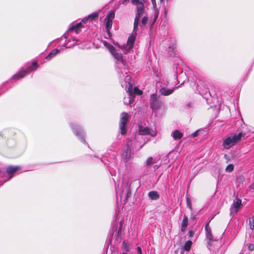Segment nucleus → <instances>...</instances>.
<instances>
[{
  "label": "nucleus",
  "instance_id": "0eeeda50",
  "mask_svg": "<svg viewBox=\"0 0 254 254\" xmlns=\"http://www.w3.org/2000/svg\"><path fill=\"white\" fill-rule=\"evenodd\" d=\"M38 67V64L36 62H33L31 65L29 66L26 69H22L20 71L14 74L12 76L14 79L18 80L24 77L29 72L34 71Z\"/></svg>",
  "mask_w": 254,
  "mask_h": 254
},
{
  "label": "nucleus",
  "instance_id": "a878e982",
  "mask_svg": "<svg viewBox=\"0 0 254 254\" xmlns=\"http://www.w3.org/2000/svg\"><path fill=\"white\" fill-rule=\"evenodd\" d=\"M122 248L124 250L123 252H126L127 253L129 251V248L128 247V244L125 242H123L122 243Z\"/></svg>",
  "mask_w": 254,
  "mask_h": 254
},
{
  "label": "nucleus",
  "instance_id": "e433bc0d",
  "mask_svg": "<svg viewBox=\"0 0 254 254\" xmlns=\"http://www.w3.org/2000/svg\"><path fill=\"white\" fill-rule=\"evenodd\" d=\"M192 232L191 231L190 232V236H192Z\"/></svg>",
  "mask_w": 254,
  "mask_h": 254
},
{
  "label": "nucleus",
  "instance_id": "c756f323",
  "mask_svg": "<svg viewBox=\"0 0 254 254\" xmlns=\"http://www.w3.org/2000/svg\"><path fill=\"white\" fill-rule=\"evenodd\" d=\"M153 159L152 157H149L146 161V165H150L151 164H152L153 163Z\"/></svg>",
  "mask_w": 254,
  "mask_h": 254
},
{
  "label": "nucleus",
  "instance_id": "cd10ccee",
  "mask_svg": "<svg viewBox=\"0 0 254 254\" xmlns=\"http://www.w3.org/2000/svg\"><path fill=\"white\" fill-rule=\"evenodd\" d=\"M234 170V166L233 164H229L226 168L225 171L227 172H231Z\"/></svg>",
  "mask_w": 254,
  "mask_h": 254
},
{
  "label": "nucleus",
  "instance_id": "f704fd0d",
  "mask_svg": "<svg viewBox=\"0 0 254 254\" xmlns=\"http://www.w3.org/2000/svg\"><path fill=\"white\" fill-rule=\"evenodd\" d=\"M151 0V2L152 3V4L154 6H156V1H155V0Z\"/></svg>",
  "mask_w": 254,
  "mask_h": 254
},
{
  "label": "nucleus",
  "instance_id": "72a5a7b5",
  "mask_svg": "<svg viewBox=\"0 0 254 254\" xmlns=\"http://www.w3.org/2000/svg\"><path fill=\"white\" fill-rule=\"evenodd\" d=\"M137 251L138 254H142V251H141V249L140 247H138L137 248Z\"/></svg>",
  "mask_w": 254,
  "mask_h": 254
},
{
  "label": "nucleus",
  "instance_id": "f257e3e1",
  "mask_svg": "<svg viewBox=\"0 0 254 254\" xmlns=\"http://www.w3.org/2000/svg\"><path fill=\"white\" fill-rule=\"evenodd\" d=\"M105 45L108 47L112 56L117 60L116 62V64L117 68H118V72L119 74V78L120 79H123V78H124V72H125L126 75H128V69H127V66L126 65L123 60V56L121 54L118 53L113 46L109 44H108L107 45L106 42Z\"/></svg>",
  "mask_w": 254,
  "mask_h": 254
},
{
  "label": "nucleus",
  "instance_id": "f3484780",
  "mask_svg": "<svg viewBox=\"0 0 254 254\" xmlns=\"http://www.w3.org/2000/svg\"><path fill=\"white\" fill-rule=\"evenodd\" d=\"M59 52H60V50L57 49L53 50L46 57V59L48 61H50L53 58L55 57Z\"/></svg>",
  "mask_w": 254,
  "mask_h": 254
},
{
  "label": "nucleus",
  "instance_id": "6ab92c4d",
  "mask_svg": "<svg viewBox=\"0 0 254 254\" xmlns=\"http://www.w3.org/2000/svg\"><path fill=\"white\" fill-rule=\"evenodd\" d=\"M98 17V13L94 12L90 14L88 17H84L82 20V22H85L87 20H92L93 19L97 18Z\"/></svg>",
  "mask_w": 254,
  "mask_h": 254
},
{
  "label": "nucleus",
  "instance_id": "aec40b11",
  "mask_svg": "<svg viewBox=\"0 0 254 254\" xmlns=\"http://www.w3.org/2000/svg\"><path fill=\"white\" fill-rule=\"evenodd\" d=\"M188 225V219L186 215H184L182 223L181 230L185 231Z\"/></svg>",
  "mask_w": 254,
  "mask_h": 254
},
{
  "label": "nucleus",
  "instance_id": "c9c22d12",
  "mask_svg": "<svg viewBox=\"0 0 254 254\" xmlns=\"http://www.w3.org/2000/svg\"><path fill=\"white\" fill-rule=\"evenodd\" d=\"M196 134H197V132H196H196H194V133H193V136H195L196 135Z\"/></svg>",
  "mask_w": 254,
  "mask_h": 254
},
{
  "label": "nucleus",
  "instance_id": "f03ea898",
  "mask_svg": "<svg viewBox=\"0 0 254 254\" xmlns=\"http://www.w3.org/2000/svg\"><path fill=\"white\" fill-rule=\"evenodd\" d=\"M82 27V22H80L75 24L71 25L67 31L64 35L66 47L69 48L74 46L77 42L78 40L74 36V34H78Z\"/></svg>",
  "mask_w": 254,
  "mask_h": 254
},
{
  "label": "nucleus",
  "instance_id": "2f4dec72",
  "mask_svg": "<svg viewBox=\"0 0 254 254\" xmlns=\"http://www.w3.org/2000/svg\"><path fill=\"white\" fill-rule=\"evenodd\" d=\"M147 20H148V18L146 17V16H143V17L142 18V20H141V24L142 25H145L147 23Z\"/></svg>",
  "mask_w": 254,
  "mask_h": 254
},
{
  "label": "nucleus",
  "instance_id": "423d86ee",
  "mask_svg": "<svg viewBox=\"0 0 254 254\" xmlns=\"http://www.w3.org/2000/svg\"><path fill=\"white\" fill-rule=\"evenodd\" d=\"M70 126L73 133L80 141L85 143V132L82 127L76 123H72Z\"/></svg>",
  "mask_w": 254,
  "mask_h": 254
},
{
  "label": "nucleus",
  "instance_id": "4468645a",
  "mask_svg": "<svg viewBox=\"0 0 254 254\" xmlns=\"http://www.w3.org/2000/svg\"><path fill=\"white\" fill-rule=\"evenodd\" d=\"M115 17V13L113 12H110L108 13L107 17L105 18L106 21V28L110 36L109 30L111 29L112 26V21Z\"/></svg>",
  "mask_w": 254,
  "mask_h": 254
},
{
  "label": "nucleus",
  "instance_id": "5701e85b",
  "mask_svg": "<svg viewBox=\"0 0 254 254\" xmlns=\"http://www.w3.org/2000/svg\"><path fill=\"white\" fill-rule=\"evenodd\" d=\"M175 49H176V47L174 46H169V48H168V49L167 50V52H168V54L170 56H175Z\"/></svg>",
  "mask_w": 254,
  "mask_h": 254
},
{
  "label": "nucleus",
  "instance_id": "c85d7f7f",
  "mask_svg": "<svg viewBox=\"0 0 254 254\" xmlns=\"http://www.w3.org/2000/svg\"><path fill=\"white\" fill-rule=\"evenodd\" d=\"M187 204L188 207L191 211L192 210V207L191 200L188 197L187 198Z\"/></svg>",
  "mask_w": 254,
  "mask_h": 254
},
{
  "label": "nucleus",
  "instance_id": "412c9836",
  "mask_svg": "<svg viewBox=\"0 0 254 254\" xmlns=\"http://www.w3.org/2000/svg\"><path fill=\"white\" fill-rule=\"evenodd\" d=\"M148 196L152 200H157L159 198V194L156 191H151L149 192Z\"/></svg>",
  "mask_w": 254,
  "mask_h": 254
},
{
  "label": "nucleus",
  "instance_id": "7c9ffc66",
  "mask_svg": "<svg viewBox=\"0 0 254 254\" xmlns=\"http://www.w3.org/2000/svg\"><path fill=\"white\" fill-rule=\"evenodd\" d=\"M134 93L137 95H141L142 94V91L138 89L137 87H134Z\"/></svg>",
  "mask_w": 254,
  "mask_h": 254
},
{
  "label": "nucleus",
  "instance_id": "58836bf2",
  "mask_svg": "<svg viewBox=\"0 0 254 254\" xmlns=\"http://www.w3.org/2000/svg\"><path fill=\"white\" fill-rule=\"evenodd\" d=\"M177 75H178L177 73L175 72V76L176 77H177Z\"/></svg>",
  "mask_w": 254,
  "mask_h": 254
},
{
  "label": "nucleus",
  "instance_id": "ddd939ff",
  "mask_svg": "<svg viewBox=\"0 0 254 254\" xmlns=\"http://www.w3.org/2000/svg\"><path fill=\"white\" fill-rule=\"evenodd\" d=\"M150 107L153 109H157L160 108L162 105L160 101L158 100L157 95L156 94H152L150 99Z\"/></svg>",
  "mask_w": 254,
  "mask_h": 254
},
{
  "label": "nucleus",
  "instance_id": "39448f33",
  "mask_svg": "<svg viewBox=\"0 0 254 254\" xmlns=\"http://www.w3.org/2000/svg\"><path fill=\"white\" fill-rule=\"evenodd\" d=\"M169 85V81L167 79H163L161 82L157 83V87L159 89L161 94L164 96H168L174 92L175 88H178V87H175L173 88H168L167 87Z\"/></svg>",
  "mask_w": 254,
  "mask_h": 254
},
{
  "label": "nucleus",
  "instance_id": "a211bd4d",
  "mask_svg": "<svg viewBox=\"0 0 254 254\" xmlns=\"http://www.w3.org/2000/svg\"><path fill=\"white\" fill-rule=\"evenodd\" d=\"M183 136V133L178 130H175L172 133V136L175 140L181 139Z\"/></svg>",
  "mask_w": 254,
  "mask_h": 254
},
{
  "label": "nucleus",
  "instance_id": "4c0bfd02",
  "mask_svg": "<svg viewBox=\"0 0 254 254\" xmlns=\"http://www.w3.org/2000/svg\"><path fill=\"white\" fill-rule=\"evenodd\" d=\"M187 106L190 107L191 106L190 104H187Z\"/></svg>",
  "mask_w": 254,
  "mask_h": 254
},
{
  "label": "nucleus",
  "instance_id": "1a4fd4ad",
  "mask_svg": "<svg viewBox=\"0 0 254 254\" xmlns=\"http://www.w3.org/2000/svg\"><path fill=\"white\" fill-rule=\"evenodd\" d=\"M137 30V29L135 31H133L132 34L128 37L127 41V44L126 45H122L121 47V49L125 53L128 52L132 48L136 35Z\"/></svg>",
  "mask_w": 254,
  "mask_h": 254
},
{
  "label": "nucleus",
  "instance_id": "473e14b6",
  "mask_svg": "<svg viewBox=\"0 0 254 254\" xmlns=\"http://www.w3.org/2000/svg\"><path fill=\"white\" fill-rule=\"evenodd\" d=\"M248 246V249L251 251H254V244H249L247 245Z\"/></svg>",
  "mask_w": 254,
  "mask_h": 254
},
{
  "label": "nucleus",
  "instance_id": "b1692460",
  "mask_svg": "<svg viewBox=\"0 0 254 254\" xmlns=\"http://www.w3.org/2000/svg\"><path fill=\"white\" fill-rule=\"evenodd\" d=\"M131 3L136 6L144 5L145 0H131Z\"/></svg>",
  "mask_w": 254,
  "mask_h": 254
},
{
  "label": "nucleus",
  "instance_id": "f8f14e48",
  "mask_svg": "<svg viewBox=\"0 0 254 254\" xmlns=\"http://www.w3.org/2000/svg\"><path fill=\"white\" fill-rule=\"evenodd\" d=\"M131 143L130 142H127L125 146V149L122 153V157L126 162L129 161L131 156Z\"/></svg>",
  "mask_w": 254,
  "mask_h": 254
},
{
  "label": "nucleus",
  "instance_id": "2eb2a0df",
  "mask_svg": "<svg viewBox=\"0 0 254 254\" xmlns=\"http://www.w3.org/2000/svg\"><path fill=\"white\" fill-rule=\"evenodd\" d=\"M205 230L206 231L205 234H206V239L207 240V243L208 245L211 246V243L213 242H214V241H215V240L214 239L213 236L212 235L211 230L210 228L209 227L208 224H207L205 225Z\"/></svg>",
  "mask_w": 254,
  "mask_h": 254
},
{
  "label": "nucleus",
  "instance_id": "9b49d317",
  "mask_svg": "<svg viewBox=\"0 0 254 254\" xmlns=\"http://www.w3.org/2000/svg\"><path fill=\"white\" fill-rule=\"evenodd\" d=\"M242 206L241 199L238 198L236 201H234L230 207V215L233 216L241 209Z\"/></svg>",
  "mask_w": 254,
  "mask_h": 254
},
{
  "label": "nucleus",
  "instance_id": "393cba45",
  "mask_svg": "<svg viewBox=\"0 0 254 254\" xmlns=\"http://www.w3.org/2000/svg\"><path fill=\"white\" fill-rule=\"evenodd\" d=\"M192 245V242L191 241H188L185 243L183 249L185 250L186 251L189 252L191 248Z\"/></svg>",
  "mask_w": 254,
  "mask_h": 254
},
{
  "label": "nucleus",
  "instance_id": "bb28decb",
  "mask_svg": "<svg viewBox=\"0 0 254 254\" xmlns=\"http://www.w3.org/2000/svg\"><path fill=\"white\" fill-rule=\"evenodd\" d=\"M250 227L252 230L254 229V218H250L249 219Z\"/></svg>",
  "mask_w": 254,
  "mask_h": 254
},
{
  "label": "nucleus",
  "instance_id": "7ed1b4c3",
  "mask_svg": "<svg viewBox=\"0 0 254 254\" xmlns=\"http://www.w3.org/2000/svg\"><path fill=\"white\" fill-rule=\"evenodd\" d=\"M131 77L129 75H126L124 78H123V79H120V82L121 83V85L123 87L127 88V92L129 94V97L128 101V102L126 100V98H125L124 99V103L126 104H129L130 105L132 104L134 99L135 96L133 93L132 92V86L131 85Z\"/></svg>",
  "mask_w": 254,
  "mask_h": 254
},
{
  "label": "nucleus",
  "instance_id": "9d476101",
  "mask_svg": "<svg viewBox=\"0 0 254 254\" xmlns=\"http://www.w3.org/2000/svg\"><path fill=\"white\" fill-rule=\"evenodd\" d=\"M144 8V5L136 6L137 11L134 22V31L138 28L139 19L140 17L143 15Z\"/></svg>",
  "mask_w": 254,
  "mask_h": 254
},
{
  "label": "nucleus",
  "instance_id": "4be33fe9",
  "mask_svg": "<svg viewBox=\"0 0 254 254\" xmlns=\"http://www.w3.org/2000/svg\"><path fill=\"white\" fill-rule=\"evenodd\" d=\"M19 169V167L18 166H9L6 169V173L8 174H11Z\"/></svg>",
  "mask_w": 254,
  "mask_h": 254
},
{
  "label": "nucleus",
  "instance_id": "dca6fc26",
  "mask_svg": "<svg viewBox=\"0 0 254 254\" xmlns=\"http://www.w3.org/2000/svg\"><path fill=\"white\" fill-rule=\"evenodd\" d=\"M139 134L140 135H150L152 136H155L156 132L153 130H150L148 127L140 126L139 129Z\"/></svg>",
  "mask_w": 254,
  "mask_h": 254
},
{
  "label": "nucleus",
  "instance_id": "6e6552de",
  "mask_svg": "<svg viewBox=\"0 0 254 254\" xmlns=\"http://www.w3.org/2000/svg\"><path fill=\"white\" fill-rule=\"evenodd\" d=\"M129 118V115L127 113L123 112L121 115L120 122V128L122 134H125L127 132V125Z\"/></svg>",
  "mask_w": 254,
  "mask_h": 254
},
{
  "label": "nucleus",
  "instance_id": "20e7f679",
  "mask_svg": "<svg viewBox=\"0 0 254 254\" xmlns=\"http://www.w3.org/2000/svg\"><path fill=\"white\" fill-rule=\"evenodd\" d=\"M245 135V133L240 132L237 134L228 136L224 139L223 142V146L225 149H228L230 148L237 142L239 141L241 138L244 137Z\"/></svg>",
  "mask_w": 254,
  "mask_h": 254
}]
</instances>
